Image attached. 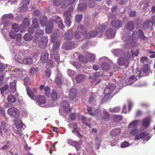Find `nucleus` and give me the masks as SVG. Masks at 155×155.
<instances>
[{
  "mask_svg": "<svg viewBox=\"0 0 155 155\" xmlns=\"http://www.w3.org/2000/svg\"><path fill=\"white\" fill-rule=\"evenodd\" d=\"M130 58V54L127 53L124 57H120L118 59L117 63L119 65H124L126 67H127L129 63V60Z\"/></svg>",
  "mask_w": 155,
  "mask_h": 155,
  "instance_id": "20e7f679",
  "label": "nucleus"
},
{
  "mask_svg": "<svg viewBox=\"0 0 155 155\" xmlns=\"http://www.w3.org/2000/svg\"><path fill=\"white\" fill-rule=\"evenodd\" d=\"M62 106L63 108H69L70 107V104L69 101L63 100L62 102Z\"/></svg>",
  "mask_w": 155,
  "mask_h": 155,
  "instance_id": "58836bf2",
  "label": "nucleus"
},
{
  "mask_svg": "<svg viewBox=\"0 0 155 155\" xmlns=\"http://www.w3.org/2000/svg\"><path fill=\"white\" fill-rule=\"evenodd\" d=\"M129 0H117L116 2L117 4L123 5L125 4Z\"/></svg>",
  "mask_w": 155,
  "mask_h": 155,
  "instance_id": "680f3d73",
  "label": "nucleus"
},
{
  "mask_svg": "<svg viewBox=\"0 0 155 155\" xmlns=\"http://www.w3.org/2000/svg\"><path fill=\"white\" fill-rule=\"evenodd\" d=\"M12 27L14 31L16 32H17L18 31L19 29H20V27H19L18 24H13Z\"/></svg>",
  "mask_w": 155,
  "mask_h": 155,
  "instance_id": "864d4df0",
  "label": "nucleus"
},
{
  "mask_svg": "<svg viewBox=\"0 0 155 155\" xmlns=\"http://www.w3.org/2000/svg\"><path fill=\"white\" fill-rule=\"evenodd\" d=\"M51 98L52 100L55 101L57 100L58 98V93L55 91L53 90L52 91L51 93Z\"/></svg>",
  "mask_w": 155,
  "mask_h": 155,
  "instance_id": "4c0bfd02",
  "label": "nucleus"
},
{
  "mask_svg": "<svg viewBox=\"0 0 155 155\" xmlns=\"http://www.w3.org/2000/svg\"><path fill=\"white\" fill-rule=\"evenodd\" d=\"M151 136H149V134L146 132H142L139 134H137L135 137V139L139 140L142 139L143 140H148L150 139Z\"/></svg>",
  "mask_w": 155,
  "mask_h": 155,
  "instance_id": "0eeeda50",
  "label": "nucleus"
},
{
  "mask_svg": "<svg viewBox=\"0 0 155 155\" xmlns=\"http://www.w3.org/2000/svg\"><path fill=\"white\" fill-rule=\"evenodd\" d=\"M120 107H115L113 108H110L109 111L111 113H118L120 111Z\"/></svg>",
  "mask_w": 155,
  "mask_h": 155,
  "instance_id": "49530a36",
  "label": "nucleus"
},
{
  "mask_svg": "<svg viewBox=\"0 0 155 155\" xmlns=\"http://www.w3.org/2000/svg\"><path fill=\"white\" fill-rule=\"evenodd\" d=\"M153 25V23L150 20H146L143 23L142 28L145 30L148 28L152 27Z\"/></svg>",
  "mask_w": 155,
  "mask_h": 155,
  "instance_id": "4468645a",
  "label": "nucleus"
},
{
  "mask_svg": "<svg viewBox=\"0 0 155 155\" xmlns=\"http://www.w3.org/2000/svg\"><path fill=\"white\" fill-rule=\"evenodd\" d=\"M74 46V43L71 42L64 43L62 45V47L65 50H70Z\"/></svg>",
  "mask_w": 155,
  "mask_h": 155,
  "instance_id": "393cba45",
  "label": "nucleus"
},
{
  "mask_svg": "<svg viewBox=\"0 0 155 155\" xmlns=\"http://www.w3.org/2000/svg\"><path fill=\"white\" fill-rule=\"evenodd\" d=\"M9 36L12 39H15L16 38V35L15 32H14L13 31H11L9 32Z\"/></svg>",
  "mask_w": 155,
  "mask_h": 155,
  "instance_id": "052dcab7",
  "label": "nucleus"
},
{
  "mask_svg": "<svg viewBox=\"0 0 155 155\" xmlns=\"http://www.w3.org/2000/svg\"><path fill=\"white\" fill-rule=\"evenodd\" d=\"M111 26L115 28L119 29L122 26V21L121 20H114L111 22Z\"/></svg>",
  "mask_w": 155,
  "mask_h": 155,
  "instance_id": "ddd939ff",
  "label": "nucleus"
},
{
  "mask_svg": "<svg viewBox=\"0 0 155 155\" xmlns=\"http://www.w3.org/2000/svg\"><path fill=\"white\" fill-rule=\"evenodd\" d=\"M55 21L60 28L63 29L64 27L63 21L60 17H57L55 19Z\"/></svg>",
  "mask_w": 155,
  "mask_h": 155,
  "instance_id": "a878e982",
  "label": "nucleus"
},
{
  "mask_svg": "<svg viewBox=\"0 0 155 155\" xmlns=\"http://www.w3.org/2000/svg\"><path fill=\"white\" fill-rule=\"evenodd\" d=\"M69 142L74 147L76 148L77 150H79L80 149L81 146V141H79V142H76V141H72V140H70Z\"/></svg>",
  "mask_w": 155,
  "mask_h": 155,
  "instance_id": "bb28decb",
  "label": "nucleus"
},
{
  "mask_svg": "<svg viewBox=\"0 0 155 155\" xmlns=\"http://www.w3.org/2000/svg\"><path fill=\"white\" fill-rule=\"evenodd\" d=\"M101 76L100 73L99 72H96L93 73V76L92 77H89V79H92L93 82H95L97 77H99Z\"/></svg>",
  "mask_w": 155,
  "mask_h": 155,
  "instance_id": "e433bc0d",
  "label": "nucleus"
},
{
  "mask_svg": "<svg viewBox=\"0 0 155 155\" xmlns=\"http://www.w3.org/2000/svg\"><path fill=\"white\" fill-rule=\"evenodd\" d=\"M121 132V130L120 128H116L112 130L111 131V136H116L119 135Z\"/></svg>",
  "mask_w": 155,
  "mask_h": 155,
  "instance_id": "7c9ffc66",
  "label": "nucleus"
},
{
  "mask_svg": "<svg viewBox=\"0 0 155 155\" xmlns=\"http://www.w3.org/2000/svg\"><path fill=\"white\" fill-rule=\"evenodd\" d=\"M79 60L82 61V62H85L87 63V59L85 58V57L82 55H80L78 57Z\"/></svg>",
  "mask_w": 155,
  "mask_h": 155,
  "instance_id": "8fccbe9b",
  "label": "nucleus"
},
{
  "mask_svg": "<svg viewBox=\"0 0 155 155\" xmlns=\"http://www.w3.org/2000/svg\"><path fill=\"white\" fill-rule=\"evenodd\" d=\"M8 113L10 116L17 118L20 114L18 110L14 107H12L8 110Z\"/></svg>",
  "mask_w": 155,
  "mask_h": 155,
  "instance_id": "6e6552de",
  "label": "nucleus"
},
{
  "mask_svg": "<svg viewBox=\"0 0 155 155\" xmlns=\"http://www.w3.org/2000/svg\"><path fill=\"white\" fill-rule=\"evenodd\" d=\"M126 28L128 31H132L134 29V24L133 21H128L125 25Z\"/></svg>",
  "mask_w": 155,
  "mask_h": 155,
  "instance_id": "a211bd4d",
  "label": "nucleus"
},
{
  "mask_svg": "<svg viewBox=\"0 0 155 155\" xmlns=\"http://www.w3.org/2000/svg\"><path fill=\"white\" fill-rule=\"evenodd\" d=\"M113 53L116 56H120V55L122 54V51L119 50V49H115V50L113 51Z\"/></svg>",
  "mask_w": 155,
  "mask_h": 155,
  "instance_id": "5fc2aeb1",
  "label": "nucleus"
},
{
  "mask_svg": "<svg viewBox=\"0 0 155 155\" xmlns=\"http://www.w3.org/2000/svg\"><path fill=\"white\" fill-rule=\"evenodd\" d=\"M7 99L8 102L10 103L15 102L16 101V99L15 97L12 95H10L8 96L7 98Z\"/></svg>",
  "mask_w": 155,
  "mask_h": 155,
  "instance_id": "ea45409f",
  "label": "nucleus"
},
{
  "mask_svg": "<svg viewBox=\"0 0 155 155\" xmlns=\"http://www.w3.org/2000/svg\"><path fill=\"white\" fill-rule=\"evenodd\" d=\"M101 67L104 71H107L110 68V65L107 62H103L101 64Z\"/></svg>",
  "mask_w": 155,
  "mask_h": 155,
  "instance_id": "c756f323",
  "label": "nucleus"
},
{
  "mask_svg": "<svg viewBox=\"0 0 155 155\" xmlns=\"http://www.w3.org/2000/svg\"><path fill=\"white\" fill-rule=\"evenodd\" d=\"M45 76L46 78L50 77L51 74V71L49 68H47L45 71Z\"/></svg>",
  "mask_w": 155,
  "mask_h": 155,
  "instance_id": "603ef678",
  "label": "nucleus"
},
{
  "mask_svg": "<svg viewBox=\"0 0 155 155\" xmlns=\"http://www.w3.org/2000/svg\"><path fill=\"white\" fill-rule=\"evenodd\" d=\"M30 24V20L28 18H25L22 22V24L20 26L21 32H23L26 28L28 27Z\"/></svg>",
  "mask_w": 155,
  "mask_h": 155,
  "instance_id": "1a4fd4ad",
  "label": "nucleus"
},
{
  "mask_svg": "<svg viewBox=\"0 0 155 155\" xmlns=\"http://www.w3.org/2000/svg\"><path fill=\"white\" fill-rule=\"evenodd\" d=\"M109 114L108 112L106 111H104L103 114L102 116V119L103 120H108L109 118Z\"/></svg>",
  "mask_w": 155,
  "mask_h": 155,
  "instance_id": "c03bdc74",
  "label": "nucleus"
},
{
  "mask_svg": "<svg viewBox=\"0 0 155 155\" xmlns=\"http://www.w3.org/2000/svg\"><path fill=\"white\" fill-rule=\"evenodd\" d=\"M24 38L26 41L31 40L32 39V36L31 34L27 33L24 36Z\"/></svg>",
  "mask_w": 155,
  "mask_h": 155,
  "instance_id": "09e8293b",
  "label": "nucleus"
},
{
  "mask_svg": "<svg viewBox=\"0 0 155 155\" xmlns=\"http://www.w3.org/2000/svg\"><path fill=\"white\" fill-rule=\"evenodd\" d=\"M113 119L115 122H118L122 120V117L120 115H115L113 116Z\"/></svg>",
  "mask_w": 155,
  "mask_h": 155,
  "instance_id": "a18cd8bd",
  "label": "nucleus"
},
{
  "mask_svg": "<svg viewBox=\"0 0 155 155\" xmlns=\"http://www.w3.org/2000/svg\"><path fill=\"white\" fill-rule=\"evenodd\" d=\"M9 147V141H8V142H7L6 144L2 147L1 149L3 150H7V149H8Z\"/></svg>",
  "mask_w": 155,
  "mask_h": 155,
  "instance_id": "e2e57ef3",
  "label": "nucleus"
},
{
  "mask_svg": "<svg viewBox=\"0 0 155 155\" xmlns=\"http://www.w3.org/2000/svg\"><path fill=\"white\" fill-rule=\"evenodd\" d=\"M33 62V60L31 58H27L23 60L22 63L25 64H31Z\"/></svg>",
  "mask_w": 155,
  "mask_h": 155,
  "instance_id": "79ce46f5",
  "label": "nucleus"
},
{
  "mask_svg": "<svg viewBox=\"0 0 155 155\" xmlns=\"http://www.w3.org/2000/svg\"><path fill=\"white\" fill-rule=\"evenodd\" d=\"M49 53L48 52H43L41 55V61L43 63H46L48 60Z\"/></svg>",
  "mask_w": 155,
  "mask_h": 155,
  "instance_id": "f3484780",
  "label": "nucleus"
},
{
  "mask_svg": "<svg viewBox=\"0 0 155 155\" xmlns=\"http://www.w3.org/2000/svg\"><path fill=\"white\" fill-rule=\"evenodd\" d=\"M141 7L142 8L144 11L147 9L149 3L146 0H144L141 1L139 3Z\"/></svg>",
  "mask_w": 155,
  "mask_h": 155,
  "instance_id": "5701e85b",
  "label": "nucleus"
},
{
  "mask_svg": "<svg viewBox=\"0 0 155 155\" xmlns=\"http://www.w3.org/2000/svg\"><path fill=\"white\" fill-rule=\"evenodd\" d=\"M54 26L53 22L52 20L48 21L47 24L45 32L47 33H51L53 31Z\"/></svg>",
  "mask_w": 155,
  "mask_h": 155,
  "instance_id": "f8f14e48",
  "label": "nucleus"
},
{
  "mask_svg": "<svg viewBox=\"0 0 155 155\" xmlns=\"http://www.w3.org/2000/svg\"><path fill=\"white\" fill-rule=\"evenodd\" d=\"M116 87V85L113 83H109V84L105 88L104 91V93L105 94L104 97H107V98L109 99V95L112 94L115 89Z\"/></svg>",
  "mask_w": 155,
  "mask_h": 155,
  "instance_id": "39448f33",
  "label": "nucleus"
},
{
  "mask_svg": "<svg viewBox=\"0 0 155 155\" xmlns=\"http://www.w3.org/2000/svg\"><path fill=\"white\" fill-rule=\"evenodd\" d=\"M28 9V7L25 4H23L20 7V10L21 11H25Z\"/></svg>",
  "mask_w": 155,
  "mask_h": 155,
  "instance_id": "13d9d810",
  "label": "nucleus"
},
{
  "mask_svg": "<svg viewBox=\"0 0 155 155\" xmlns=\"http://www.w3.org/2000/svg\"><path fill=\"white\" fill-rule=\"evenodd\" d=\"M33 26L35 28H38L39 27V25L38 21L37 18H32V21Z\"/></svg>",
  "mask_w": 155,
  "mask_h": 155,
  "instance_id": "72a5a7b5",
  "label": "nucleus"
},
{
  "mask_svg": "<svg viewBox=\"0 0 155 155\" xmlns=\"http://www.w3.org/2000/svg\"><path fill=\"white\" fill-rule=\"evenodd\" d=\"M73 31L71 29H70L68 32L65 34L64 37L67 40H71L73 38Z\"/></svg>",
  "mask_w": 155,
  "mask_h": 155,
  "instance_id": "2f4dec72",
  "label": "nucleus"
},
{
  "mask_svg": "<svg viewBox=\"0 0 155 155\" xmlns=\"http://www.w3.org/2000/svg\"><path fill=\"white\" fill-rule=\"evenodd\" d=\"M63 16L65 17V23L68 27H70L71 24V19L72 16L70 12L67 10L64 12Z\"/></svg>",
  "mask_w": 155,
  "mask_h": 155,
  "instance_id": "423d86ee",
  "label": "nucleus"
},
{
  "mask_svg": "<svg viewBox=\"0 0 155 155\" xmlns=\"http://www.w3.org/2000/svg\"><path fill=\"white\" fill-rule=\"evenodd\" d=\"M139 121V120H134L132 121L128 125V127L133 129L136 128Z\"/></svg>",
  "mask_w": 155,
  "mask_h": 155,
  "instance_id": "f704fd0d",
  "label": "nucleus"
},
{
  "mask_svg": "<svg viewBox=\"0 0 155 155\" xmlns=\"http://www.w3.org/2000/svg\"><path fill=\"white\" fill-rule=\"evenodd\" d=\"M91 119V118H87L84 117V116H81V120L82 122L86 125L91 127V125L88 124V122H90Z\"/></svg>",
  "mask_w": 155,
  "mask_h": 155,
  "instance_id": "aec40b11",
  "label": "nucleus"
},
{
  "mask_svg": "<svg viewBox=\"0 0 155 155\" xmlns=\"http://www.w3.org/2000/svg\"><path fill=\"white\" fill-rule=\"evenodd\" d=\"M47 22V18L46 16H41L40 18V24L41 26H45L46 25Z\"/></svg>",
  "mask_w": 155,
  "mask_h": 155,
  "instance_id": "cd10ccee",
  "label": "nucleus"
},
{
  "mask_svg": "<svg viewBox=\"0 0 155 155\" xmlns=\"http://www.w3.org/2000/svg\"><path fill=\"white\" fill-rule=\"evenodd\" d=\"M8 131V129L6 128L5 123L4 122H2L0 125V135L2 136L3 134V132L5 133H7Z\"/></svg>",
  "mask_w": 155,
  "mask_h": 155,
  "instance_id": "6ab92c4d",
  "label": "nucleus"
},
{
  "mask_svg": "<svg viewBox=\"0 0 155 155\" xmlns=\"http://www.w3.org/2000/svg\"><path fill=\"white\" fill-rule=\"evenodd\" d=\"M76 0H64L63 2L62 6L63 7H68L72 3H74L76 2Z\"/></svg>",
  "mask_w": 155,
  "mask_h": 155,
  "instance_id": "473e14b6",
  "label": "nucleus"
},
{
  "mask_svg": "<svg viewBox=\"0 0 155 155\" xmlns=\"http://www.w3.org/2000/svg\"><path fill=\"white\" fill-rule=\"evenodd\" d=\"M8 88V85H5V86L2 87L0 88V91H1V94H3L5 91L7 90Z\"/></svg>",
  "mask_w": 155,
  "mask_h": 155,
  "instance_id": "0e129e2a",
  "label": "nucleus"
},
{
  "mask_svg": "<svg viewBox=\"0 0 155 155\" xmlns=\"http://www.w3.org/2000/svg\"><path fill=\"white\" fill-rule=\"evenodd\" d=\"M88 57L89 60L90 61H94L95 59V55L92 54H88Z\"/></svg>",
  "mask_w": 155,
  "mask_h": 155,
  "instance_id": "6e6d98bb",
  "label": "nucleus"
},
{
  "mask_svg": "<svg viewBox=\"0 0 155 155\" xmlns=\"http://www.w3.org/2000/svg\"><path fill=\"white\" fill-rule=\"evenodd\" d=\"M62 0H54L53 2L54 5L59 6L62 2Z\"/></svg>",
  "mask_w": 155,
  "mask_h": 155,
  "instance_id": "338daca9",
  "label": "nucleus"
},
{
  "mask_svg": "<svg viewBox=\"0 0 155 155\" xmlns=\"http://www.w3.org/2000/svg\"><path fill=\"white\" fill-rule=\"evenodd\" d=\"M137 79L134 76L131 75L129 78H127L125 80V82L127 84H131L136 81Z\"/></svg>",
  "mask_w": 155,
  "mask_h": 155,
  "instance_id": "412c9836",
  "label": "nucleus"
},
{
  "mask_svg": "<svg viewBox=\"0 0 155 155\" xmlns=\"http://www.w3.org/2000/svg\"><path fill=\"white\" fill-rule=\"evenodd\" d=\"M107 27V25L104 24L99 25L97 28L96 31L93 30V31H90L85 35V37L86 39H90V38L95 37L97 34H99L100 35H102Z\"/></svg>",
  "mask_w": 155,
  "mask_h": 155,
  "instance_id": "f257e3e1",
  "label": "nucleus"
},
{
  "mask_svg": "<svg viewBox=\"0 0 155 155\" xmlns=\"http://www.w3.org/2000/svg\"><path fill=\"white\" fill-rule=\"evenodd\" d=\"M78 31L82 35H85L87 32V30L86 29L84 26L82 25H79L78 27Z\"/></svg>",
  "mask_w": 155,
  "mask_h": 155,
  "instance_id": "c85d7f7f",
  "label": "nucleus"
},
{
  "mask_svg": "<svg viewBox=\"0 0 155 155\" xmlns=\"http://www.w3.org/2000/svg\"><path fill=\"white\" fill-rule=\"evenodd\" d=\"M87 114L91 116H93V112H92V109L91 107L87 106Z\"/></svg>",
  "mask_w": 155,
  "mask_h": 155,
  "instance_id": "4d7b16f0",
  "label": "nucleus"
},
{
  "mask_svg": "<svg viewBox=\"0 0 155 155\" xmlns=\"http://www.w3.org/2000/svg\"><path fill=\"white\" fill-rule=\"evenodd\" d=\"M38 71V68L36 67H31L30 69L29 73L31 75H33Z\"/></svg>",
  "mask_w": 155,
  "mask_h": 155,
  "instance_id": "de8ad7c7",
  "label": "nucleus"
},
{
  "mask_svg": "<svg viewBox=\"0 0 155 155\" xmlns=\"http://www.w3.org/2000/svg\"><path fill=\"white\" fill-rule=\"evenodd\" d=\"M151 119L150 117H147L143 120L142 124L144 127H148L150 125Z\"/></svg>",
  "mask_w": 155,
  "mask_h": 155,
  "instance_id": "b1692460",
  "label": "nucleus"
},
{
  "mask_svg": "<svg viewBox=\"0 0 155 155\" xmlns=\"http://www.w3.org/2000/svg\"><path fill=\"white\" fill-rule=\"evenodd\" d=\"M87 7V5L86 3H81L79 4L78 6V8L79 10L82 11L85 9Z\"/></svg>",
  "mask_w": 155,
  "mask_h": 155,
  "instance_id": "37998d69",
  "label": "nucleus"
},
{
  "mask_svg": "<svg viewBox=\"0 0 155 155\" xmlns=\"http://www.w3.org/2000/svg\"><path fill=\"white\" fill-rule=\"evenodd\" d=\"M136 34L137 35V37L140 38L141 40H145L147 38L142 29H139L137 33L136 31H133L132 36H129L124 40L127 44L129 45L133 43L134 42V37H135Z\"/></svg>",
  "mask_w": 155,
  "mask_h": 155,
  "instance_id": "f03ea898",
  "label": "nucleus"
},
{
  "mask_svg": "<svg viewBox=\"0 0 155 155\" xmlns=\"http://www.w3.org/2000/svg\"><path fill=\"white\" fill-rule=\"evenodd\" d=\"M60 35V31L59 29H56L53 33L52 35V37H58Z\"/></svg>",
  "mask_w": 155,
  "mask_h": 155,
  "instance_id": "bf43d9fd",
  "label": "nucleus"
},
{
  "mask_svg": "<svg viewBox=\"0 0 155 155\" xmlns=\"http://www.w3.org/2000/svg\"><path fill=\"white\" fill-rule=\"evenodd\" d=\"M44 34V31H43V30H37L36 31H35V34L38 36H43Z\"/></svg>",
  "mask_w": 155,
  "mask_h": 155,
  "instance_id": "69168bd1",
  "label": "nucleus"
},
{
  "mask_svg": "<svg viewBox=\"0 0 155 155\" xmlns=\"http://www.w3.org/2000/svg\"><path fill=\"white\" fill-rule=\"evenodd\" d=\"M85 78V76L83 74L78 75L75 78L77 82H81L83 81Z\"/></svg>",
  "mask_w": 155,
  "mask_h": 155,
  "instance_id": "c9c22d12",
  "label": "nucleus"
},
{
  "mask_svg": "<svg viewBox=\"0 0 155 155\" xmlns=\"http://www.w3.org/2000/svg\"><path fill=\"white\" fill-rule=\"evenodd\" d=\"M37 102L41 106H42L46 103V98L43 95H39L35 98Z\"/></svg>",
  "mask_w": 155,
  "mask_h": 155,
  "instance_id": "2eb2a0df",
  "label": "nucleus"
},
{
  "mask_svg": "<svg viewBox=\"0 0 155 155\" xmlns=\"http://www.w3.org/2000/svg\"><path fill=\"white\" fill-rule=\"evenodd\" d=\"M48 38L46 37H43L41 38L38 42V46L41 48L44 49L47 45Z\"/></svg>",
  "mask_w": 155,
  "mask_h": 155,
  "instance_id": "9d476101",
  "label": "nucleus"
},
{
  "mask_svg": "<svg viewBox=\"0 0 155 155\" xmlns=\"http://www.w3.org/2000/svg\"><path fill=\"white\" fill-rule=\"evenodd\" d=\"M62 77V74L59 73L58 74V75L56 76L55 78V82L58 86H61L62 83V81L61 79Z\"/></svg>",
  "mask_w": 155,
  "mask_h": 155,
  "instance_id": "4be33fe9",
  "label": "nucleus"
},
{
  "mask_svg": "<svg viewBox=\"0 0 155 155\" xmlns=\"http://www.w3.org/2000/svg\"><path fill=\"white\" fill-rule=\"evenodd\" d=\"M82 19V16L81 14H78L75 16V20L78 22H80Z\"/></svg>",
  "mask_w": 155,
  "mask_h": 155,
  "instance_id": "3c124183",
  "label": "nucleus"
},
{
  "mask_svg": "<svg viewBox=\"0 0 155 155\" xmlns=\"http://www.w3.org/2000/svg\"><path fill=\"white\" fill-rule=\"evenodd\" d=\"M77 91L75 88H71L68 93V98L70 101H73L77 96Z\"/></svg>",
  "mask_w": 155,
  "mask_h": 155,
  "instance_id": "9b49d317",
  "label": "nucleus"
},
{
  "mask_svg": "<svg viewBox=\"0 0 155 155\" xmlns=\"http://www.w3.org/2000/svg\"><path fill=\"white\" fill-rule=\"evenodd\" d=\"M116 31L114 29L110 28L108 29L105 33V35L108 38H112L115 37Z\"/></svg>",
  "mask_w": 155,
  "mask_h": 155,
  "instance_id": "dca6fc26",
  "label": "nucleus"
},
{
  "mask_svg": "<svg viewBox=\"0 0 155 155\" xmlns=\"http://www.w3.org/2000/svg\"><path fill=\"white\" fill-rule=\"evenodd\" d=\"M88 3L89 6L90 7H93L95 6L94 2V0H88Z\"/></svg>",
  "mask_w": 155,
  "mask_h": 155,
  "instance_id": "774afa93",
  "label": "nucleus"
},
{
  "mask_svg": "<svg viewBox=\"0 0 155 155\" xmlns=\"http://www.w3.org/2000/svg\"><path fill=\"white\" fill-rule=\"evenodd\" d=\"M26 91L27 92V94L29 97L32 99L35 98V95L31 89L29 88H26Z\"/></svg>",
  "mask_w": 155,
  "mask_h": 155,
  "instance_id": "a19ab883",
  "label": "nucleus"
},
{
  "mask_svg": "<svg viewBox=\"0 0 155 155\" xmlns=\"http://www.w3.org/2000/svg\"><path fill=\"white\" fill-rule=\"evenodd\" d=\"M60 44L58 42L54 43L52 48L53 52L51 54L52 58L55 59V61H58L59 60V55L56 50L59 48Z\"/></svg>",
  "mask_w": 155,
  "mask_h": 155,
  "instance_id": "7ed1b4c3",
  "label": "nucleus"
}]
</instances>
